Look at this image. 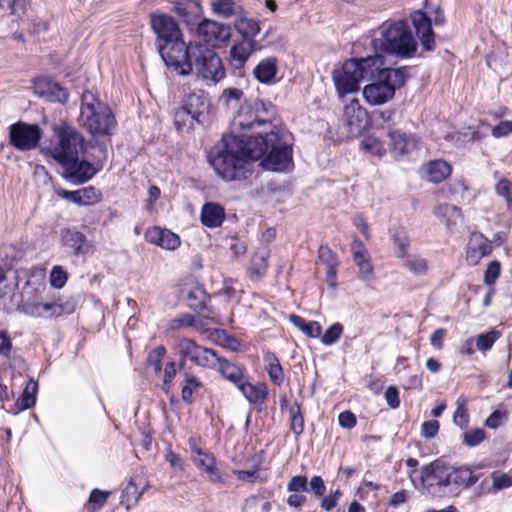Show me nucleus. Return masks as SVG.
I'll use <instances>...</instances> for the list:
<instances>
[{
  "label": "nucleus",
  "instance_id": "6",
  "mask_svg": "<svg viewBox=\"0 0 512 512\" xmlns=\"http://www.w3.org/2000/svg\"><path fill=\"white\" fill-rule=\"evenodd\" d=\"M276 115L275 106L260 99L245 100L231 122L233 135L265 125L271 126Z\"/></svg>",
  "mask_w": 512,
  "mask_h": 512
},
{
  "label": "nucleus",
  "instance_id": "59",
  "mask_svg": "<svg viewBox=\"0 0 512 512\" xmlns=\"http://www.w3.org/2000/svg\"><path fill=\"white\" fill-rule=\"evenodd\" d=\"M320 261L327 267H337L339 262L335 253L326 245H322L318 251Z\"/></svg>",
  "mask_w": 512,
  "mask_h": 512
},
{
  "label": "nucleus",
  "instance_id": "43",
  "mask_svg": "<svg viewBox=\"0 0 512 512\" xmlns=\"http://www.w3.org/2000/svg\"><path fill=\"white\" fill-rule=\"evenodd\" d=\"M358 267L359 278L364 282H371L375 278L374 267L370 256L353 260Z\"/></svg>",
  "mask_w": 512,
  "mask_h": 512
},
{
  "label": "nucleus",
  "instance_id": "19",
  "mask_svg": "<svg viewBox=\"0 0 512 512\" xmlns=\"http://www.w3.org/2000/svg\"><path fill=\"white\" fill-rule=\"evenodd\" d=\"M61 166L64 168L63 177L76 185L87 182L96 174L93 165L85 160L80 161L79 157L72 158Z\"/></svg>",
  "mask_w": 512,
  "mask_h": 512
},
{
  "label": "nucleus",
  "instance_id": "16",
  "mask_svg": "<svg viewBox=\"0 0 512 512\" xmlns=\"http://www.w3.org/2000/svg\"><path fill=\"white\" fill-rule=\"evenodd\" d=\"M343 121L351 136H358L368 126V113L359 100L354 99L345 106Z\"/></svg>",
  "mask_w": 512,
  "mask_h": 512
},
{
  "label": "nucleus",
  "instance_id": "26",
  "mask_svg": "<svg viewBox=\"0 0 512 512\" xmlns=\"http://www.w3.org/2000/svg\"><path fill=\"white\" fill-rule=\"evenodd\" d=\"M451 165L444 160H433L422 166V177L432 183H440L451 174Z\"/></svg>",
  "mask_w": 512,
  "mask_h": 512
},
{
  "label": "nucleus",
  "instance_id": "49",
  "mask_svg": "<svg viewBox=\"0 0 512 512\" xmlns=\"http://www.w3.org/2000/svg\"><path fill=\"white\" fill-rule=\"evenodd\" d=\"M500 336L501 333L497 330H491L487 333L481 334L476 339V346L480 351H487L492 348Z\"/></svg>",
  "mask_w": 512,
  "mask_h": 512
},
{
  "label": "nucleus",
  "instance_id": "45",
  "mask_svg": "<svg viewBox=\"0 0 512 512\" xmlns=\"http://www.w3.org/2000/svg\"><path fill=\"white\" fill-rule=\"evenodd\" d=\"M290 428L296 436H299L304 431V417L298 404L290 407Z\"/></svg>",
  "mask_w": 512,
  "mask_h": 512
},
{
  "label": "nucleus",
  "instance_id": "31",
  "mask_svg": "<svg viewBox=\"0 0 512 512\" xmlns=\"http://www.w3.org/2000/svg\"><path fill=\"white\" fill-rule=\"evenodd\" d=\"M278 66L275 57L261 60L253 69V75L262 84L271 85L275 82Z\"/></svg>",
  "mask_w": 512,
  "mask_h": 512
},
{
  "label": "nucleus",
  "instance_id": "32",
  "mask_svg": "<svg viewBox=\"0 0 512 512\" xmlns=\"http://www.w3.org/2000/svg\"><path fill=\"white\" fill-rule=\"evenodd\" d=\"M478 478L474 475L473 471L467 467L451 468L449 467L447 488L450 486L456 487H469L474 485Z\"/></svg>",
  "mask_w": 512,
  "mask_h": 512
},
{
  "label": "nucleus",
  "instance_id": "17",
  "mask_svg": "<svg viewBox=\"0 0 512 512\" xmlns=\"http://www.w3.org/2000/svg\"><path fill=\"white\" fill-rule=\"evenodd\" d=\"M197 35L204 42L215 46L229 40L231 28L229 25L205 19L198 24Z\"/></svg>",
  "mask_w": 512,
  "mask_h": 512
},
{
  "label": "nucleus",
  "instance_id": "30",
  "mask_svg": "<svg viewBox=\"0 0 512 512\" xmlns=\"http://www.w3.org/2000/svg\"><path fill=\"white\" fill-rule=\"evenodd\" d=\"M251 404L263 402L268 396V388L264 383L252 384L247 376L236 386Z\"/></svg>",
  "mask_w": 512,
  "mask_h": 512
},
{
  "label": "nucleus",
  "instance_id": "53",
  "mask_svg": "<svg viewBox=\"0 0 512 512\" xmlns=\"http://www.w3.org/2000/svg\"><path fill=\"white\" fill-rule=\"evenodd\" d=\"M213 11L225 18L234 14V0H214L212 3Z\"/></svg>",
  "mask_w": 512,
  "mask_h": 512
},
{
  "label": "nucleus",
  "instance_id": "18",
  "mask_svg": "<svg viewBox=\"0 0 512 512\" xmlns=\"http://www.w3.org/2000/svg\"><path fill=\"white\" fill-rule=\"evenodd\" d=\"M32 87L34 94L46 101L65 103L68 100L67 90L47 77L36 78Z\"/></svg>",
  "mask_w": 512,
  "mask_h": 512
},
{
  "label": "nucleus",
  "instance_id": "46",
  "mask_svg": "<svg viewBox=\"0 0 512 512\" xmlns=\"http://www.w3.org/2000/svg\"><path fill=\"white\" fill-rule=\"evenodd\" d=\"M236 27L238 31L243 35L242 38L253 39L260 32L258 22L247 18L240 19Z\"/></svg>",
  "mask_w": 512,
  "mask_h": 512
},
{
  "label": "nucleus",
  "instance_id": "50",
  "mask_svg": "<svg viewBox=\"0 0 512 512\" xmlns=\"http://www.w3.org/2000/svg\"><path fill=\"white\" fill-rule=\"evenodd\" d=\"M201 387V382L199 379L192 375H186L185 384L182 387L181 397L182 400L186 403H190L192 401L193 392Z\"/></svg>",
  "mask_w": 512,
  "mask_h": 512
},
{
  "label": "nucleus",
  "instance_id": "34",
  "mask_svg": "<svg viewBox=\"0 0 512 512\" xmlns=\"http://www.w3.org/2000/svg\"><path fill=\"white\" fill-rule=\"evenodd\" d=\"M434 215L444 222L449 229L457 226L463 220L461 209L450 204H440L435 207Z\"/></svg>",
  "mask_w": 512,
  "mask_h": 512
},
{
  "label": "nucleus",
  "instance_id": "36",
  "mask_svg": "<svg viewBox=\"0 0 512 512\" xmlns=\"http://www.w3.org/2000/svg\"><path fill=\"white\" fill-rule=\"evenodd\" d=\"M192 115L196 117V122H201V116L206 109V95L203 91L191 93L184 106Z\"/></svg>",
  "mask_w": 512,
  "mask_h": 512
},
{
  "label": "nucleus",
  "instance_id": "55",
  "mask_svg": "<svg viewBox=\"0 0 512 512\" xmlns=\"http://www.w3.org/2000/svg\"><path fill=\"white\" fill-rule=\"evenodd\" d=\"M68 279L67 273L61 266H54L50 272L49 281L52 287L61 289L64 287Z\"/></svg>",
  "mask_w": 512,
  "mask_h": 512
},
{
  "label": "nucleus",
  "instance_id": "24",
  "mask_svg": "<svg viewBox=\"0 0 512 512\" xmlns=\"http://www.w3.org/2000/svg\"><path fill=\"white\" fill-rule=\"evenodd\" d=\"M192 460L196 464L197 467L204 470L210 481L218 482L221 480V475L219 470L215 466V459L211 454L206 453L201 448L196 446L194 442L190 443Z\"/></svg>",
  "mask_w": 512,
  "mask_h": 512
},
{
  "label": "nucleus",
  "instance_id": "61",
  "mask_svg": "<svg viewBox=\"0 0 512 512\" xmlns=\"http://www.w3.org/2000/svg\"><path fill=\"white\" fill-rule=\"evenodd\" d=\"M80 194L82 198V205L85 206L95 204L101 198L100 192L92 186L80 189Z\"/></svg>",
  "mask_w": 512,
  "mask_h": 512
},
{
  "label": "nucleus",
  "instance_id": "44",
  "mask_svg": "<svg viewBox=\"0 0 512 512\" xmlns=\"http://www.w3.org/2000/svg\"><path fill=\"white\" fill-rule=\"evenodd\" d=\"M392 239L394 244L398 248L397 256L399 258H405L407 253V248L409 246V237L405 229L399 227L392 231Z\"/></svg>",
  "mask_w": 512,
  "mask_h": 512
},
{
  "label": "nucleus",
  "instance_id": "41",
  "mask_svg": "<svg viewBox=\"0 0 512 512\" xmlns=\"http://www.w3.org/2000/svg\"><path fill=\"white\" fill-rule=\"evenodd\" d=\"M467 399L464 397H459L457 400V408L453 415V422L456 426L461 429H466L469 424V413L466 408Z\"/></svg>",
  "mask_w": 512,
  "mask_h": 512
},
{
  "label": "nucleus",
  "instance_id": "1",
  "mask_svg": "<svg viewBox=\"0 0 512 512\" xmlns=\"http://www.w3.org/2000/svg\"><path fill=\"white\" fill-rule=\"evenodd\" d=\"M13 280L18 292H15L12 308L19 313L35 319H51L73 311L72 307L49 295L44 269H17Z\"/></svg>",
  "mask_w": 512,
  "mask_h": 512
},
{
  "label": "nucleus",
  "instance_id": "62",
  "mask_svg": "<svg viewBox=\"0 0 512 512\" xmlns=\"http://www.w3.org/2000/svg\"><path fill=\"white\" fill-rule=\"evenodd\" d=\"M501 265L498 261H492L489 263L485 274H484V282L485 284L492 286L500 276Z\"/></svg>",
  "mask_w": 512,
  "mask_h": 512
},
{
  "label": "nucleus",
  "instance_id": "47",
  "mask_svg": "<svg viewBox=\"0 0 512 512\" xmlns=\"http://www.w3.org/2000/svg\"><path fill=\"white\" fill-rule=\"evenodd\" d=\"M486 438V433L481 428L468 430L462 434V442L468 447L480 445Z\"/></svg>",
  "mask_w": 512,
  "mask_h": 512
},
{
  "label": "nucleus",
  "instance_id": "10",
  "mask_svg": "<svg viewBox=\"0 0 512 512\" xmlns=\"http://www.w3.org/2000/svg\"><path fill=\"white\" fill-rule=\"evenodd\" d=\"M198 43L190 42L188 45L182 40L169 41L163 44H157L158 51L162 60L168 68H171L177 74L186 76L191 74L192 48L197 47Z\"/></svg>",
  "mask_w": 512,
  "mask_h": 512
},
{
  "label": "nucleus",
  "instance_id": "39",
  "mask_svg": "<svg viewBox=\"0 0 512 512\" xmlns=\"http://www.w3.org/2000/svg\"><path fill=\"white\" fill-rule=\"evenodd\" d=\"M360 149L372 156L383 157L386 154L384 143L375 136H365L360 142Z\"/></svg>",
  "mask_w": 512,
  "mask_h": 512
},
{
  "label": "nucleus",
  "instance_id": "33",
  "mask_svg": "<svg viewBox=\"0 0 512 512\" xmlns=\"http://www.w3.org/2000/svg\"><path fill=\"white\" fill-rule=\"evenodd\" d=\"M389 138L391 141V149L397 156L409 153L416 148L417 141L410 134H405L400 131H391Z\"/></svg>",
  "mask_w": 512,
  "mask_h": 512
},
{
  "label": "nucleus",
  "instance_id": "21",
  "mask_svg": "<svg viewBox=\"0 0 512 512\" xmlns=\"http://www.w3.org/2000/svg\"><path fill=\"white\" fill-rule=\"evenodd\" d=\"M411 21L423 48L427 51L433 50L435 39L430 19L424 12L417 10L411 14Z\"/></svg>",
  "mask_w": 512,
  "mask_h": 512
},
{
  "label": "nucleus",
  "instance_id": "27",
  "mask_svg": "<svg viewBox=\"0 0 512 512\" xmlns=\"http://www.w3.org/2000/svg\"><path fill=\"white\" fill-rule=\"evenodd\" d=\"M355 60L359 68V73H361V79L369 78L372 80L382 71L389 69L385 67L383 56L379 54Z\"/></svg>",
  "mask_w": 512,
  "mask_h": 512
},
{
  "label": "nucleus",
  "instance_id": "48",
  "mask_svg": "<svg viewBox=\"0 0 512 512\" xmlns=\"http://www.w3.org/2000/svg\"><path fill=\"white\" fill-rule=\"evenodd\" d=\"M166 354V349L163 346H159L149 352L147 357L148 368L151 369L155 374H159L161 371V361Z\"/></svg>",
  "mask_w": 512,
  "mask_h": 512
},
{
  "label": "nucleus",
  "instance_id": "8",
  "mask_svg": "<svg viewBox=\"0 0 512 512\" xmlns=\"http://www.w3.org/2000/svg\"><path fill=\"white\" fill-rule=\"evenodd\" d=\"M191 67L196 77L206 84H216L225 77V68L220 57L212 49L198 43L192 48Z\"/></svg>",
  "mask_w": 512,
  "mask_h": 512
},
{
  "label": "nucleus",
  "instance_id": "20",
  "mask_svg": "<svg viewBox=\"0 0 512 512\" xmlns=\"http://www.w3.org/2000/svg\"><path fill=\"white\" fill-rule=\"evenodd\" d=\"M492 251L489 240L481 233H472L466 247V261L469 265H477L482 258L488 256Z\"/></svg>",
  "mask_w": 512,
  "mask_h": 512
},
{
  "label": "nucleus",
  "instance_id": "22",
  "mask_svg": "<svg viewBox=\"0 0 512 512\" xmlns=\"http://www.w3.org/2000/svg\"><path fill=\"white\" fill-rule=\"evenodd\" d=\"M147 242L166 250H175L180 246V237L168 229L148 228L145 232Z\"/></svg>",
  "mask_w": 512,
  "mask_h": 512
},
{
  "label": "nucleus",
  "instance_id": "3",
  "mask_svg": "<svg viewBox=\"0 0 512 512\" xmlns=\"http://www.w3.org/2000/svg\"><path fill=\"white\" fill-rule=\"evenodd\" d=\"M247 153L250 160L262 159V167L269 171L282 172L292 164V147L282 141L276 126L265 135L248 137Z\"/></svg>",
  "mask_w": 512,
  "mask_h": 512
},
{
  "label": "nucleus",
  "instance_id": "14",
  "mask_svg": "<svg viewBox=\"0 0 512 512\" xmlns=\"http://www.w3.org/2000/svg\"><path fill=\"white\" fill-rule=\"evenodd\" d=\"M332 80L340 97L357 92L362 79L356 60H347L341 67L335 69L332 73Z\"/></svg>",
  "mask_w": 512,
  "mask_h": 512
},
{
  "label": "nucleus",
  "instance_id": "54",
  "mask_svg": "<svg viewBox=\"0 0 512 512\" xmlns=\"http://www.w3.org/2000/svg\"><path fill=\"white\" fill-rule=\"evenodd\" d=\"M492 487L495 491L512 487V476L507 473L495 471L491 475Z\"/></svg>",
  "mask_w": 512,
  "mask_h": 512
},
{
  "label": "nucleus",
  "instance_id": "9",
  "mask_svg": "<svg viewBox=\"0 0 512 512\" xmlns=\"http://www.w3.org/2000/svg\"><path fill=\"white\" fill-rule=\"evenodd\" d=\"M384 49L400 57H412L417 51V42L405 21H398L382 31Z\"/></svg>",
  "mask_w": 512,
  "mask_h": 512
},
{
  "label": "nucleus",
  "instance_id": "29",
  "mask_svg": "<svg viewBox=\"0 0 512 512\" xmlns=\"http://www.w3.org/2000/svg\"><path fill=\"white\" fill-rule=\"evenodd\" d=\"M62 241L66 247L73 250L75 255L87 254L93 248L85 235L75 230L68 229L63 231Z\"/></svg>",
  "mask_w": 512,
  "mask_h": 512
},
{
  "label": "nucleus",
  "instance_id": "42",
  "mask_svg": "<svg viewBox=\"0 0 512 512\" xmlns=\"http://www.w3.org/2000/svg\"><path fill=\"white\" fill-rule=\"evenodd\" d=\"M404 266L415 275H424L428 271L427 260L416 255L405 256Z\"/></svg>",
  "mask_w": 512,
  "mask_h": 512
},
{
  "label": "nucleus",
  "instance_id": "5",
  "mask_svg": "<svg viewBox=\"0 0 512 512\" xmlns=\"http://www.w3.org/2000/svg\"><path fill=\"white\" fill-rule=\"evenodd\" d=\"M43 151L61 165L84 152V138L74 127L63 123L53 128L50 144Z\"/></svg>",
  "mask_w": 512,
  "mask_h": 512
},
{
  "label": "nucleus",
  "instance_id": "57",
  "mask_svg": "<svg viewBox=\"0 0 512 512\" xmlns=\"http://www.w3.org/2000/svg\"><path fill=\"white\" fill-rule=\"evenodd\" d=\"M288 492L305 493L308 491V479L306 476H293L287 484Z\"/></svg>",
  "mask_w": 512,
  "mask_h": 512
},
{
  "label": "nucleus",
  "instance_id": "13",
  "mask_svg": "<svg viewBox=\"0 0 512 512\" xmlns=\"http://www.w3.org/2000/svg\"><path fill=\"white\" fill-rule=\"evenodd\" d=\"M42 135V130L36 124L18 121L9 127L10 144L19 151L35 149Z\"/></svg>",
  "mask_w": 512,
  "mask_h": 512
},
{
  "label": "nucleus",
  "instance_id": "25",
  "mask_svg": "<svg viewBox=\"0 0 512 512\" xmlns=\"http://www.w3.org/2000/svg\"><path fill=\"white\" fill-rule=\"evenodd\" d=\"M256 49L257 44L254 39L242 38L230 49V62L232 66L237 69L242 68Z\"/></svg>",
  "mask_w": 512,
  "mask_h": 512
},
{
  "label": "nucleus",
  "instance_id": "58",
  "mask_svg": "<svg viewBox=\"0 0 512 512\" xmlns=\"http://www.w3.org/2000/svg\"><path fill=\"white\" fill-rule=\"evenodd\" d=\"M496 193L503 197L506 200L509 208L512 209V181L501 179L496 184Z\"/></svg>",
  "mask_w": 512,
  "mask_h": 512
},
{
  "label": "nucleus",
  "instance_id": "38",
  "mask_svg": "<svg viewBox=\"0 0 512 512\" xmlns=\"http://www.w3.org/2000/svg\"><path fill=\"white\" fill-rule=\"evenodd\" d=\"M37 391L38 383L33 379H30L27 382L22 395L17 399L16 406L18 410L23 411L33 407L36 402Z\"/></svg>",
  "mask_w": 512,
  "mask_h": 512
},
{
  "label": "nucleus",
  "instance_id": "15",
  "mask_svg": "<svg viewBox=\"0 0 512 512\" xmlns=\"http://www.w3.org/2000/svg\"><path fill=\"white\" fill-rule=\"evenodd\" d=\"M150 25L153 32L157 35V44L180 40L182 37L177 22L170 15L158 12L151 13Z\"/></svg>",
  "mask_w": 512,
  "mask_h": 512
},
{
  "label": "nucleus",
  "instance_id": "63",
  "mask_svg": "<svg viewBox=\"0 0 512 512\" xmlns=\"http://www.w3.org/2000/svg\"><path fill=\"white\" fill-rule=\"evenodd\" d=\"M206 293L201 287H195L188 293L189 305L192 307H201L205 304Z\"/></svg>",
  "mask_w": 512,
  "mask_h": 512
},
{
  "label": "nucleus",
  "instance_id": "52",
  "mask_svg": "<svg viewBox=\"0 0 512 512\" xmlns=\"http://www.w3.org/2000/svg\"><path fill=\"white\" fill-rule=\"evenodd\" d=\"M175 125L178 130L184 127H191L196 122V117H192L191 113L183 106L176 110L174 115Z\"/></svg>",
  "mask_w": 512,
  "mask_h": 512
},
{
  "label": "nucleus",
  "instance_id": "2",
  "mask_svg": "<svg viewBox=\"0 0 512 512\" xmlns=\"http://www.w3.org/2000/svg\"><path fill=\"white\" fill-rule=\"evenodd\" d=\"M248 138L239 135H224L219 145L209 154V162L215 172L225 181L246 179L251 174Z\"/></svg>",
  "mask_w": 512,
  "mask_h": 512
},
{
  "label": "nucleus",
  "instance_id": "12",
  "mask_svg": "<svg viewBox=\"0 0 512 512\" xmlns=\"http://www.w3.org/2000/svg\"><path fill=\"white\" fill-rule=\"evenodd\" d=\"M175 351L183 363L190 362L199 367L213 369L219 362V357L213 350L197 344L190 338L179 339Z\"/></svg>",
  "mask_w": 512,
  "mask_h": 512
},
{
  "label": "nucleus",
  "instance_id": "56",
  "mask_svg": "<svg viewBox=\"0 0 512 512\" xmlns=\"http://www.w3.org/2000/svg\"><path fill=\"white\" fill-rule=\"evenodd\" d=\"M29 2L30 0H0V7L2 9H9L11 14L20 16L25 12Z\"/></svg>",
  "mask_w": 512,
  "mask_h": 512
},
{
  "label": "nucleus",
  "instance_id": "7",
  "mask_svg": "<svg viewBox=\"0 0 512 512\" xmlns=\"http://www.w3.org/2000/svg\"><path fill=\"white\" fill-rule=\"evenodd\" d=\"M404 83L402 69L384 70L363 88V97L370 105H383L393 99L396 89Z\"/></svg>",
  "mask_w": 512,
  "mask_h": 512
},
{
  "label": "nucleus",
  "instance_id": "40",
  "mask_svg": "<svg viewBox=\"0 0 512 512\" xmlns=\"http://www.w3.org/2000/svg\"><path fill=\"white\" fill-rule=\"evenodd\" d=\"M110 491H104L100 489H93L90 493V496L85 504V508L88 512H97L99 511L107 502L110 497Z\"/></svg>",
  "mask_w": 512,
  "mask_h": 512
},
{
  "label": "nucleus",
  "instance_id": "11",
  "mask_svg": "<svg viewBox=\"0 0 512 512\" xmlns=\"http://www.w3.org/2000/svg\"><path fill=\"white\" fill-rule=\"evenodd\" d=\"M449 467L440 461H434L420 470L419 479H416L415 471L410 473V479L414 487L433 496H442L447 488Z\"/></svg>",
  "mask_w": 512,
  "mask_h": 512
},
{
  "label": "nucleus",
  "instance_id": "28",
  "mask_svg": "<svg viewBox=\"0 0 512 512\" xmlns=\"http://www.w3.org/2000/svg\"><path fill=\"white\" fill-rule=\"evenodd\" d=\"M226 217L225 209L218 203L207 202L201 208L200 220L207 228H218Z\"/></svg>",
  "mask_w": 512,
  "mask_h": 512
},
{
  "label": "nucleus",
  "instance_id": "60",
  "mask_svg": "<svg viewBox=\"0 0 512 512\" xmlns=\"http://www.w3.org/2000/svg\"><path fill=\"white\" fill-rule=\"evenodd\" d=\"M269 252L266 250L255 253L252 258L253 268L256 270L258 275H262L268 267Z\"/></svg>",
  "mask_w": 512,
  "mask_h": 512
},
{
  "label": "nucleus",
  "instance_id": "51",
  "mask_svg": "<svg viewBox=\"0 0 512 512\" xmlns=\"http://www.w3.org/2000/svg\"><path fill=\"white\" fill-rule=\"evenodd\" d=\"M343 333V326L340 323L331 325L322 335L321 342L326 346L335 344Z\"/></svg>",
  "mask_w": 512,
  "mask_h": 512
},
{
  "label": "nucleus",
  "instance_id": "23",
  "mask_svg": "<svg viewBox=\"0 0 512 512\" xmlns=\"http://www.w3.org/2000/svg\"><path fill=\"white\" fill-rule=\"evenodd\" d=\"M10 269L0 264V309L10 311L15 297V281Z\"/></svg>",
  "mask_w": 512,
  "mask_h": 512
},
{
  "label": "nucleus",
  "instance_id": "37",
  "mask_svg": "<svg viewBox=\"0 0 512 512\" xmlns=\"http://www.w3.org/2000/svg\"><path fill=\"white\" fill-rule=\"evenodd\" d=\"M264 362L270 380L280 386L284 381V373L278 358L274 353L267 352L264 355Z\"/></svg>",
  "mask_w": 512,
  "mask_h": 512
},
{
  "label": "nucleus",
  "instance_id": "4",
  "mask_svg": "<svg viewBox=\"0 0 512 512\" xmlns=\"http://www.w3.org/2000/svg\"><path fill=\"white\" fill-rule=\"evenodd\" d=\"M79 120L94 137L111 135L116 128V119L110 108L88 90L82 94Z\"/></svg>",
  "mask_w": 512,
  "mask_h": 512
},
{
  "label": "nucleus",
  "instance_id": "64",
  "mask_svg": "<svg viewBox=\"0 0 512 512\" xmlns=\"http://www.w3.org/2000/svg\"><path fill=\"white\" fill-rule=\"evenodd\" d=\"M494 138H502L512 134V121L505 120L494 126L491 130Z\"/></svg>",
  "mask_w": 512,
  "mask_h": 512
},
{
  "label": "nucleus",
  "instance_id": "35",
  "mask_svg": "<svg viewBox=\"0 0 512 512\" xmlns=\"http://www.w3.org/2000/svg\"><path fill=\"white\" fill-rule=\"evenodd\" d=\"M216 368H218L219 373L224 379L233 383L235 386L246 377L243 368L220 357Z\"/></svg>",
  "mask_w": 512,
  "mask_h": 512
}]
</instances>
